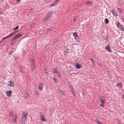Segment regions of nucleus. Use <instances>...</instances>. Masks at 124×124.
Masks as SVG:
<instances>
[{
  "label": "nucleus",
  "mask_w": 124,
  "mask_h": 124,
  "mask_svg": "<svg viewBox=\"0 0 124 124\" xmlns=\"http://www.w3.org/2000/svg\"><path fill=\"white\" fill-rule=\"evenodd\" d=\"M86 4L87 6H90L92 4V2L91 0H89L86 3Z\"/></svg>",
  "instance_id": "obj_10"
},
{
  "label": "nucleus",
  "mask_w": 124,
  "mask_h": 124,
  "mask_svg": "<svg viewBox=\"0 0 124 124\" xmlns=\"http://www.w3.org/2000/svg\"><path fill=\"white\" fill-rule=\"evenodd\" d=\"M122 97L124 99V95H122Z\"/></svg>",
  "instance_id": "obj_46"
},
{
  "label": "nucleus",
  "mask_w": 124,
  "mask_h": 124,
  "mask_svg": "<svg viewBox=\"0 0 124 124\" xmlns=\"http://www.w3.org/2000/svg\"><path fill=\"white\" fill-rule=\"evenodd\" d=\"M73 20L74 21H76V19H75V18H74V19H73Z\"/></svg>",
  "instance_id": "obj_43"
},
{
  "label": "nucleus",
  "mask_w": 124,
  "mask_h": 124,
  "mask_svg": "<svg viewBox=\"0 0 124 124\" xmlns=\"http://www.w3.org/2000/svg\"><path fill=\"white\" fill-rule=\"evenodd\" d=\"M45 73H46V74H47V73H48V72H46Z\"/></svg>",
  "instance_id": "obj_48"
},
{
  "label": "nucleus",
  "mask_w": 124,
  "mask_h": 124,
  "mask_svg": "<svg viewBox=\"0 0 124 124\" xmlns=\"http://www.w3.org/2000/svg\"><path fill=\"white\" fill-rule=\"evenodd\" d=\"M12 52H11V51H10V52H9V54H11L12 53Z\"/></svg>",
  "instance_id": "obj_40"
},
{
  "label": "nucleus",
  "mask_w": 124,
  "mask_h": 124,
  "mask_svg": "<svg viewBox=\"0 0 124 124\" xmlns=\"http://www.w3.org/2000/svg\"><path fill=\"white\" fill-rule=\"evenodd\" d=\"M52 14V12H50L48 13L47 16L44 17L43 21V22L45 23L49 20L51 17Z\"/></svg>",
  "instance_id": "obj_1"
},
{
  "label": "nucleus",
  "mask_w": 124,
  "mask_h": 124,
  "mask_svg": "<svg viewBox=\"0 0 124 124\" xmlns=\"http://www.w3.org/2000/svg\"><path fill=\"white\" fill-rule=\"evenodd\" d=\"M43 83H40L39 84V86L38 88L39 90L42 91L43 89Z\"/></svg>",
  "instance_id": "obj_5"
},
{
  "label": "nucleus",
  "mask_w": 124,
  "mask_h": 124,
  "mask_svg": "<svg viewBox=\"0 0 124 124\" xmlns=\"http://www.w3.org/2000/svg\"><path fill=\"white\" fill-rule=\"evenodd\" d=\"M18 32V31H15L13 32L15 34V33H16Z\"/></svg>",
  "instance_id": "obj_38"
},
{
  "label": "nucleus",
  "mask_w": 124,
  "mask_h": 124,
  "mask_svg": "<svg viewBox=\"0 0 124 124\" xmlns=\"http://www.w3.org/2000/svg\"><path fill=\"white\" fill-rule=\"evenodd\" d=\"M41 116V120L43 121H45L46 120L44 119V115H43L42 114H41L40 115Z\"/></svg>",
  "instance_id": "obj_13"
},
{
  "label": "nucleus",
  "mask_w": 124,
  "mask_h": 124,
  "mask_svg": "<svg viewBox=\"0 0 124 124\" xmlns=\"http://www.w3.org/2000/svg\"><path fill=\"white\" fill-rule=\"evenodd\" d=\"M13 114V112H11L9 114V115L10 116H11Z\"/></svg>",
  "instance_id": "obj_29"
},
{
  "label": "nucleus",
  "mask_w": 124,
  "mask_h": 124,
  "mask_svg": "<svg viewBox=\"0 0 124 124\" xmlns=\"http://www.w3.org/2000/svg\"><path fill=\"white\" fill-rule=\"evenodd\" d=\"M57 90H58V92L62 95H64L65 94V92H63L62 90H60L58 89H57Z\"/></svg>",
  "instance_id": "obj_12"
},
{
  "label": "nucleus",
  "mask_w": 124,
  "mask_h": 124,
  "mask_svg": "<svg viewBox=\"0 0 124 124\" xmlns=\"http://www.w3.org/2000/svg\"><path fill=\"white\" fill-rule=\"evenodd\" d=\"M73 36L75 38V40L77 41H78V38L77 33H73Z\"/></svg>",
  "instance_id": "obj_6"
},
{
  "label": "nucleus",
  "mask_w": 124,
  "mask_h": 124,
  "mask_svg": "<svg viewBox=\"0 0 124 124\" xmlns=\"http://www.w3.org/2000/svg\"><path fill=\"white\" fill-rule=\"evenodd\" d=\"M10 37V36H9V35H8V36H7L6 37V39H7V38H9Z\"/></svg>",
  "instance_id": "obj_39"
},
{
  "label": "nucleus",
  "mask_w": 124,
  "mask_h": 124,
  "mask_svg": "<svg viewBox=\"0 0 124 124\" xmlns=\"http://www.w3.org/2000/svg\"><path fill=\"white\" fill-rule=\"evenodd\" d=\"M3 39H2V40H1V41L0 42V43L1 42H3Z\"/></svg>",
  "instance_id": "obj_42"
},
{
  "label": "nucleus",
  "mask_w": 124,
  "mask_h": 124,
  "mask_svg": "<svg viewBox=\"0 0 124 124\" xmlns=\"http://www.w3.org/2000/svg\"><path fill=\"white\" fill-rule=\"evenodd\" d=\"M17 39L14 36V38H13V39H14V40H15Z\"/></svg>",
  "instance_id": "obj_36"
},
{
  "label": "nucleus",
  "mask_w": 124,
  "mask_h": 124,
  "mask_svg": "<svg viewBox=\"0 0 124 124\" xmlns=\"http://www.w3.org/2000/svg\"><path fill=\"white\" fill-rule=\"evenodd\" d=\"M53 72L54 73H58V71H57V70H53Z\"/></svg>",
  "instance_id": "obj_26"
},
{
  "label": "nucleus",
  "mask_w": 124,
  "mask_h": 124,
  "mask_svg": "<svg viewBox=\"0 0 124 124\" xmlns=\"http://www.w3.org/2000/svg\"><path fill=\"white\" fill-rule=\"evenodd\" d=\"M104 104H102V103L101 104L100 106L102 107H104Z\"/></svg>",
  "instance_id": "obj_31"
},
{
  "label": "nucleus",
  "mask_w": 124,
  "mask_h": 124,
  "mask_svg": "<svg viewBox=\"0 0 124 124\" xmlns=\"http://www.w3.org/2000/svg\"><path fill=\"white\" fill-rule=\"evenodd\" d=\"M9 35V36H10H10H12V34L11 33Z\"/></svg>",
  "instance_id": "obj_44"
},
{
  "label": "nucleus",
  "mask_w": 124,
  "mask_h": 124,
  "mask_svg": "<svg viewBox=\"0 0 124 124\" xmlns=\"http://www.w3.org/2000/svg\"><path fill=\"white\" fill-rule=\"evenodd\" d=\"M76 67L77 69H79L80 68L81 65L80 64L77 63L76 64Z\"/></svg>",
  "instance_id": "obj_15"
},
{
  "label": "nucleus",
  "mask_w": 124,
  "mask_h": 124,
  "mask_svg": "<svg viewBox=\"0 0 124 124\" xmlns=\"http://www.w3.org/2000/svg\"><path fill=\"white\" fill-rule=\"evenodd\" d=\"M16 1H17V2H19L20 1V0H16Z\"/></svg>",
  "instance_id": "obj_45"
},
{
  "label": "nucleus",
  "mask_w": 124,
  "mask_h": 124,
  "mask_svg": "<svg viewBox=\"0 0 124 124\" xmlns=\"http://www.w3.org/2000/svg\"><path fill=\"white\" fill-rule=\"evenodd\" d=\"M24 67L23 66L21 67L20 68V72L22 73L23 71V69Z\"/></svg>",
  "instance_id": "obj_18"
},
{
  "label": "nucleus",
  "mask_w": 124,
  "mask_h": 124,
  "mask_svg": "<svg viewBox=\"0 0 124 124\" xmlns=\"http://www.w3.org/2000/svg\"><path fill=\"white\" fill-rule=\"evenodd\" d=\"M104 21L106 24H107L108 23V19L107 18H106L105 20Z\"/></svg>",
  "instance_id": "obj_20"
},
{
  "label": "nucleus",
  "mask_w": 124,
  "mask_h": 124,
  "mask_svg": "<svg viewBox=\"0 0 124 124\" xmlns=\"http://www.w3.org/2000/svg\"><path fill=\"white\" fill-rule=\"evenodd\" d=\"M53 80H54V82H55L56 83V82H57V80L56 78H54Z\"/></svg>",
  "instance_id": "obj_24"
},
{
  "label": "nucleus",
  "mask_w": 124,
  "mask_h": 124,
  "mask_svg": "<svg viewBox=\"0 0 124 124\" xmlns=\"http://www.w3.org/2000/svg\"><path fill=\"white\" fill-rule=\"evenodd\" d=\"M71 91L72 92V93L73 94V95L74 96H75V92H74V91L73 90Z\"/></svg>",
  "instance_id": "obj_27"
},
{
  "label": "nucleus",
  "mask_w": 124,
  "mask_h": 124,
  "mask_svg": "<svg viewBox=\"0 0 124 124\" xmlns=\"http://www.w3.org/2000/svg\"><path fill=\"white\" fill-rule=\"evenodd\" d=\"M95 121L96 123L98 124H103L101 122L98 120H96Z\"/></svg>",
  "instance_id": "obj_19"
},
{
  "label": "nucleus",
  "mask_w": 124,
  "mask_h": 124,
  "mask_svg": "<svg viewBox=\"0 0 124 124\" xmlns=\"http://www.w3.org/2000/svg\"><path fill=\"white\" fill-rule=\"evenodd\" d=\"M110 47L108 45H107L105 47L106 50L109 52H111V50L110 49Z\"/></svg>",
  "instance_id": "obj_8"
},
{
  "label": "nucleus",
  "mask_w": 124,
  "mask_h": 124,
  "mask_svg": "<svg viewBox=\"0 0 124 124\" xmlns=\"http://www.w3.org/2000/svg\"><path fill=\"white\" fill-rule=\"evenodd\" d=\"M14 39H13V38L11 40V41H13Z\"/></svg>",
  "instance_id": "obj_47"
},
{
  "label": "nucleus",
  "mask_w": 124,
  "mask_h": 124,
  "mask_svg": "<svg viewBox=\"0 0 124 124\" xmlns=\"http://www.w3.org/2000/svg\"><path fill=\"white\" fill-rule=\"evenodd\" d=\"M11 34L12 35H15V33H14V32H13L11 33Z\"/></svg>",
  "instance_id": "obj_41"
},
{
  "label": "nucleus",
  "mask_w": 124,
  "mask_h": 124,
  "mask_svg": "<svg viewBox=\"0 0 124 124\" xmlns=\"http://www.w3.org/2000/svg\"><path fill=\"white\" fill-rule=\"evenodd\" d=\"M31 68L32 69H34L35 68V66L34 65H32L31 66Z\"/></svg>",
  "instance_id": "obj_30"
},
{
  "label": "nucleus",
  "mask_w": 124,
  "mask_h": 124,
  "mask_svg": "<svg viewBox=\"0 0 124 124\" xmlns=\"http://www.w3.org/2000/svg\"><path fill=\"white\" fill-rule=\"evenodd\" d=\"M27 114L25 112H23V116L21 118L22 119L21 121L25 122L26 119L27 118Z\"/></svg>",
  "instance_id": "obj_2"
},
{
  "label": "nucleus",
  "mask_w": 124,
  "mask_h": 124,
  "mask_svg": "<svg viewBox=\"0 0 124 124\" xmlns=\"http://www.w3.org/2000/svg\"><path fill=\"white\" fill-rule=\"evenodd\" d=\"M12 93V91H8L6 92L7 94L8 97H9L11 96V93Z\"/></svg>",
  "instance_id": "obj_7"
},
{
  "label": "nucleus",
  "mask_w": 124,
  "mask_h": 124,
  "mask_svg": "<svg viewBox=\"0 0 124 124\" xmlns=\"http://www.w3.org/2000/svg\"><path fill=\"white\" fill-rule=\"evenodd\" d=\"M117 11L119 13H122V11L119 8H118L117 9Z\"/></svg>",
  "instance_id": "obj_25"
},
{
  "label": "nucleus",
  "mask_w": 124,
  "mask_h": 124,
  "mask_svg": "<svg viewBox=\"0 0 124 124\" xmlns=\"http://www.w3.org/2000/svg\"><path fill=\"white\" fill-rule=\"evenodd\" d=\"M56 4L55 3H54H54L52 4H51L50 6V7L54 6H55Z\"/></svg>",
  "instance_id": "obj_21"
},
{
  "label": "nucleus",
  "mask_w": 124,
  "mask_h": 124,
  "mask_svg": "<svg viewBox=\"0 0 124 124\" xmlns=\"http://www.w3.org/2000/svg\"><path fill=\"white\" fill-rule=\"evenodd\" d=\"M19 27V26H16L15 28L13 29V30H17L18 29Z\"/></svg>",
  "instance_id": "obj_23"
},
{
  "label": "nucleus",
  "mask_w": 124,
  "mask_h": 124,
  "mask_svg": "<svg viewBox=\"0 0 124 124\" xmlns=\"http://www.w3.org/2000/svg\"><path fill=\"white\" fill-rule=\"evenodd\" d=\"M90 60L91 61V62L92 63V64L93 65L94 64V62L93 60L92 59H90Z\"/></svg>",
  "instance_id": "obj_22"
},
{
  "label": "nucleus",
  "mask_w": 124,
  "mask_h": 124,
  "mask_svg": "<svg viewBox=\"0 0 124 124\" xmlns=\"http://www.w3.org/2000/svg\"><path fill=\"white\" fill-rule=\"evenodd\" d=\"M21 124H25V122H23L22 121H21Z\"/></svg>",
  "instance_id": "obj_33"
},
{
  "label": "nucleus",
  "mask_w": 124,
  "mask_h": 124,
  "mask_svg": "<svg viewBox=\"0 0 124 124\" xmlns=\"http://www.w3.org/2000/svg\"><path fill=\"white\" fill-rule=\"evenodd\" d=\"M58 77L59 78H61V76L60 75H59L58 73Z\"/></svg>",
  "instance_id": "obj_35"
},
{
  "label": "nucleus",
  "mask_w": 124,
  "mask_h": 124,
  "mask_svg": "<svg viewBox=\"0 0 124 124\" xmlns=\"http://www.w3.org/2000/svg\"><path fill=\"white\" fill-rule=\"evenodd\" d=\"M17 117L16 116H15V118H13V119L12 120V121L16 123L17 122L16 119L17 118Z\"/></svg>",
  "instance_id": "obj_17"
},
{
  "label": "nucleus",
  "mask_w": 124,
  "mask_h": 124,
  "mask_svg": "<svg viewBox=\"0 0 124 124\" xmlns=\"http://www.w3.org/2000/svg\"><path fill=\"white\" fill-rule=\"evenodd\" d=\"M12 44H14V43H12Z\"/></svg>",
  "instance_id": "obj_49"
},
{
  "label": "nucleus",
  "mask_w": 124,
  "mask_h": 124,
  "mask_svg": "<svg viewBox=\"0 0 124 124\" xmlns=\"http://www.w3.org/2000/svg\"><path fill=\"white\" fill-rule=\"evenodd\" d=\"M23 34V33H18V35H15V37H16L17 39V38H18L19 37H20Z\"/></svg>",
  "instance_id": "obj_14"
},
{
  "label": "nucleus",
  "mask_w": 124,
  "mask_h": 124,
  "mask_svg": "<svg viewBox=\"0 0 124 124\" xmlns=\"http://www.w3.org/2000/svg\"><path fill=\"white\" fill-rule=\"evenodd\" d=\"M8 85L9 86H14V83L11 81L8 82Z\"/></svg>",
  "instance_id": "obj_11"
},
{
  "label": "nucleus",
  "mask_w": 124,
  "mask_h": 124,
  "mask_svg": "<svg viewBox=\"0 0 124 124\" xmlns=\"http://www.w3.org/2000/svg\"><path fill=\"white\" fill-rule=\"evenodd\" d=\"M116 86H118L119 88H122V84L121 83H119L117 84Z\"/></svg>",
  "instance_id": "obj_16"
},
{
  "label": "nucleus",
  "mask_w": 124,
  "mask_h": 124,
  "mask_svg": "<svg viewBox=\"0 0 124 124\" xmlns=\"http://www.w3.org/2000/svg\"><path fill=\"white\" fill-rule=\"evenodd\" d=\"M111 12L113 13L114 16H116L118 15L117 13L115 12L114 10H113L111 9Z\"/></svg>",
  "instance_id": "obj_9"
},
{
  "label": "nucleus",
  "mask_w": 124,
  "mask_h": 124,
  "mask_svg": "<svg viewBox=\"0 0 124 124\" xmlns=\"http://www.w3.org/2000/svg\"><path fill=\"white\" fill-rule=\"evenodd\" d=\"M117 26L124 31V28L120 24V23L118 22L117 24Z\"/></svg>",
  "instance_id": "obj_3"
},
{
  "label": "nucleus",
  "mask_w": 124,
  "mask_h": 124,
  "mask_svg": "<svg viewBox=\"0 0 124 124\" xmlns=\"http://www.w3.org/2000/svg\"><path fill=\"white\" fill-rule=\"evenodd\" d=\"M3 39V40H5V39H6V37H3L2 38V39Z\"/></svg>",
  "instance_id": "obj_37"
},
{
  "label": "nucleus",
  "mask_w": 124,
  "mask_h": 124,
  "mask_svg": "<svg viewBox=\"0 0 124 124\" xmlns=\"http://www.w3.org/2000/svg\"><path fill=\"white\" fill-rule=\"evenodd\" d=\"M60 0H56L55 1H54V3H55L56 4H57L58 2Z\"/></svg>",
  "instance_id": "obj_28"
},
{
  "label": "nucleus",
  "mask_w": 124,
  "mask_h": 124,
  "mask_svg": "<svg viewBox=\"0 0 124 124\" xmlns=\"http://www.w3.org/2000/svg\"><path fill=\"white\" fill-rule=\"evenodd\" d=\"M31 63L32 64V65H34V64L35 63L34 61H32L31 62Z\"/></svg>",
  "instance_id": "obj_32"
},
{
  "label": "nucleus",
  "mask_w": 124,
  "mask_h": 124,
  "mask_svg": "<svg viewBox=\"0 0 124 124\" xmlns=\"http://www.w3.org/2000/svg\"><path fill=\"white\" fill-rule=\"evenodd\" d=\"M101 102L102 104H104L105 103V98L103 96L101 97L100 99Z\"/></svg>",
  "instance_id": "obj_4"
},
{
  "label": "nucleus",
  "mask_w": 124,
  "mask_h": 124,
  "mask_svg": "<svg viewBox=\"0 0 124 124\" xmlns=\"http://www.w3.org/2000/svg\"><path fill=\"white\" fill-rule=\"evenodd\" d=\"M51 31V30H47V32H48V33H50L51 32H50V31Z\"/></svg>",
  "instance_id": "obj_34"
}]
</instances>
